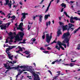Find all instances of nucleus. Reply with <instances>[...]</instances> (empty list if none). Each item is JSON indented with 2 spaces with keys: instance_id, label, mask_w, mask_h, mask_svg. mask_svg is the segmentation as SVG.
Segmentation results:
<instances>
[{
  "instance_id": "obj_13",
  "label": "nucleus",
  "mask_w": 80,
  "mask_h": 80,
  "mask_svg": "<svg viewBox=\"0 0 80 80\" xmlns=\"http://www.w3.org/2000/svg\"><path fill=\"white\" fill-rule=\"evenodd\" d=\"M62 60L61 59H59V60H58V59H57L56 60L52 62V63H51V64H52V65L55 64V63H60V62H61V61H62Z\"/></svg>"
},
{
  "instance_id": "obj_26",
  "label": "nucleus",
  "mask_w": 80,
  "mask_h": 80,
  "mask_svg": "<svg viewBox=\"0 0 80 80\" xmlns=\"http://www.w3.org/2000/svg\"><path fill=\"white\" fill-rule=\"evenodd\" d=\"M23 53H25L26 55H28L30 52L29 51H26L25 52H24Z\"/></svg>"
},
{
  "instance_id": "obj_53",
  "label": "nucleus",
  "mask_w": 80,
  "mask_h": 80,
  "mask_svg": "<svg viewBox=\"0 0 80 80\" xmlns=\"http://www.w3.org/2000/svg\"><path fill=\"white\" fill-rule=\"evenodd\" d=\"M40 50H44V49H43V48H42V47L40 48Z\"/></svg>"
},
{
  "instance_id": "obj_40",
  "label": "nucleus",
  "mask_w": 80,
  "mask_h": 80,
  "mask_svg": "<svg viewBox=\"0 0 80 80\" xmlns=\"http://www.w3.org/2000/svg\"><path fill=\"white\" fill-rule=\"evenodd\" d=\"M31 55V54H29L28 55L26 56L27 58H29V57L30 58V56Z\"/></svg>"
},
{
  "instance_id": "obj_22",
  "label": "nucleus",
  "mask_w": 80,
  "mask_h": 80,
  "mask_svg": "<svg viewBox=\"0 0 80 80\" xmlns=\"http://www.w3.org/2000/svg\"><path fill=\"white\" fill-rule=\"evenodd\" d=\"M11 18H12L11 20V21H12V23H13V20L15 19V18H16V17H15V16H13L12 17H11Z\"/></svg>"
},
{
  "instance_id": "obj_44",
  "label": "nucleus",
  "mask_w": 80,
  "mask_h": 80,
  "mask_svg": "<svg viewBox=\"0 0 80 80\" xmlns=\"http://www.w3.org/2000/svg\"><path fill=\"white\" fill-rule=\"evenodd\" d=\"M48 72H49L50 73L51 75H52V72H51V71H50L49 70H48Z\"/></svg>"
},
{
  "instance_id": "obj_7",
  "label": "nucleus",
  "mask_w": 80,
  "mask_h": 80,
  "mask_svg": "<svg viewBox=\"0 0 80 80\" xmlns=\"http://www.w3.org/2000/svg\"><path fill=\"white\" fill-rule=\"evenodd\" d=\"M6 2V3L4 4V5L5 6L8 5L9 8H12V1H9V0H5Z\"/></svg>"
},
{
  "instance_id": "obj_11",
  "label": "nucleus",
  "mask_w": 80,
  "mask_h": 80,
  "mask_svg": "<svg viewBox=\"0 0 80 80\" xmlns=\"http://www.w3.org/2000/svg\"><path fill=\"white\" fill-rule=\"evenodd\" d=\"M23 25V23L21 22L20 23V25H19L18 27L17 28V30H21V31H23V29L22 27V26Z\"/></svg>"
},
{
  "instance_id": "obj_62",
  "label": "nucleus",
  "mask_w": 80,
  "mask_h": 80,
  "mask_svg": "<svg viewBox=\"0 0 80 80\" xmlns=\"http://www.w3.org/2000/svg\"><path fill=\"white\" fill-rule=\"evenodd\" d=\"M65 65L66 66H69V64H65Z\"/></svg>"
},
{
  "instance_id": "obj_38",
  "label": "nucleus",
  "mask_w": 80,
  "mask_h": 80,
  "mask_svg": "<svg viewBox=\"0 0 80 80\" xmlns=\"http://www.w3.org/2000/svg\"><path fill=\"white\" fill-rule=\"evenodd\" d=\"M45 34H44L42 36V38L43 40L45 38Z\"/></svg>"
},
{
  "instance_id": "obj_61",
  "label": "nucleus",
  "mask_w": 80,
  "mask_h": 80,
  "mask_svg": "<svg viewBox=\"0 0 80 80\" xmlns=\"http://www.w3.org/2000/svg\"><path fill=\"white\" fill-rule=\"evenodd\" d=\"M62 18L61 17H59V20H61V18Z\"/></svg>"
},
{
  "instance_id": "obj_41",
  "label": "nucleus",
  "mask_w": 80,
  "mask_h": 80,
  "mask_svg": "<svg viewBox=\"0 0 80 80\" xmlns=\"http://www.w3.org/2000/svg\"><path fill=\"white\" fill-rule=\"evenodd\" d=\"M60 48L62 49V50H65V49L64 48L62 47L61 46H60Z\"/></svg>"
},
{
  "instance_id": "obj_18",
  "label": "nucleus",
  "mask_w": 80,
  "mask_h": 80,
  "mask_svg": "<svg viewBox=\"0 0 80 80\" xmlns=\"http://www.w3.org/2000/svg\"><path fill=\"white\" fill-rule=\"evenodd\" d=\"M57 33L58 34L57 36L59 37L60 36V35H62V32H61V30L60 29H59L57 32Z\"/></svg>"
},
{
  "instance_id": "obj_34",
  "label": "nucleus",
  "mask_w": 80,
  "mask_h": 80,
  "mask_svg": "<svg viewBox=\"0 0 80 80\" xmlns=\"http://www.w3.org/2000/svg\"><path fill=\"white\" fill-rule=\"evenodd\" d=\"M60 25H63V23L62 22H59Z\"/></svg>"
},
{
  "instance_id": "obj_33",
  "label": "nucleus",
  "mask_w": 80,
  "mask_h": 80,
  "mask_svg": "<svg viewBox=\"0 0 80 80\" xmlns=\"http://www.w3.org/2000/svg\"><path fill=\"white\" fill-rule=\"evenodd\" d=\"M31 40L32 42H35V41H36V39H35V38H32L31 39Z\"/></svg>"
},
{
  "instance_id": "obj_35",
  "label": "nucleus",
  "mask_w": 80,
  "mask_h": 80,
  "mask_svg": "<svg viewBox=\"0 0 80 80\" xmlns=\"http://www.w3.org/2000/svg\"><path fill=\"white\" fill-rule=\"evenodd\" d=\"M30 28H31V25H28V30H29L30 29Z\"/></svg>"
},
{
  "instance_id": "obj_51",
  "label": "nucleus",
  "mask_w": 80,
  "mask_h": 80,
  "mask_svg": "<svg viewBox=\"0 0 80 80\" xmlns=\"http://www.w3.org/2000/svg\"><path fill=\"white\" fill-rule=\"evenodd\" d=\"M51 3H52V2H50V3H49V4L48 6H49V7H50V6L51 5Z\"/></svg>"
},
{
  "instance_id": "obj_25",
  "label": "nucleus",
  "mask_w": 80,
  "mask_h": 80,
  "mask_svg": "<svg viewBox=\"0 0 80 80\" xmlns=\"http://www.w3.org/2000/svg\"><path fill=\"white\" fill-rule=\"evenodd\" d=\"M68 25L69 28L71 27H74L75 26L74 25H73L71 23H69Z\"/></svg>"
},
{
  "instance_id": "obj_2",
  "label": "nucleus",
  "mask_w": 80,
  "mask_h": 80,
  "mask_svg": "<svg viewBox=\"0 0 80 80\" xmlns=\"http://www.w3.org/2000/svg\"><path fill=\"white\" fill-rule=\"evenodd\" d=\"M62 38H65L64 40L62 41L63 43H67V46L69 47V40L70 38V32H68L66 33H64L62 35Z\"/></svg>"
},
{
  "instance_id": "obj_24",
  "label": "nucleus",
  "mask_w": 80,
  "mask_h": 80,
  "mask_svg": "<svg viewBox=\"0 0 80 80\" xmlns=\"http://www.w3.org/2000/svg\"><path fill=\"white\" fill-rule=\"evenodd\" d=\"M79 30H80V29L78 28L77 29L75 30L72 32V33H73L74 34H75V33H77V32H78V31Z\"/></svg>"
},
{
  "instance_id": "obj_54",
  "label": "nucleus",
  "mask_w": 80,
  "mask_h": 80,
  "mask_svg": "<svg viewBox=\"0 0 80 80\" xmlns=\"http://www.w3.org/2000/svg\"><path fill=\"white\" fill-rule=\"evenodd\" d=\"M39 7V5L38 6H35L34 8H37V7Z\"/></svg>"
},
{
  "instance_id": "obj_28",
  "label": "nucleus",
  "mask_w": 80,
  "mask_h": 80,
  "mask_svg": "<svg viewBox=\"0 0 80 80\" xmlns=\"http://www.w3.org/2000/svg\"><path fill=\"white\" fill-rule=\"evenodd\" d=\"M75 64H74V63H71L70 64H69V66H70L71 67H73Z\"/></svg>"
},
{
  "instance_id": "obj_9",
  "label": "nucleus",
  "mask_w": 80,
  "mask_h": 80,
  "mask_svg": "<svg viewBox=\"0 0 80 80\" xmlns=\"http://www.w3.org/2000/svg\"><path fill=\"white\" fill-rule=\"evenodd\" d=\"M64 43H64L63 42L62 43L59 41L58 42V45L59 47H60V46H61V45H63V46H64V48H66L67 47V45L65 44Z\"/></svg>"
},
{
  "instance_id": "obj_50",
  "label": "nucleus",
  "mask_w": 80,
  "mask_h": 80,
  "mask_svg": "<svg viewBox=\"0 0 80 80\" xmlns=\"http://www.w3.org/2000/svg\"><path fill=\"white\" fill-rule=\"evenodd\" d=\"M63 9H64V8H63L61 9V12H62L63 11Z\"/></svg>"
},
{
  "instance_id": "obj_63",
  "label": "nucleus",
  "mask_w": 80,
  "mask_h": 80,
  "mask_svg": "<svg viewBox=\"0 0 80 80\" xmlns=\"http://www.w3.org/2000/svg\"><path fill=\"white\" fill-rule=\"evenodd\" d=\"M13 3H12V5H14V3H15V2L14 1V0H13Z\"/></svg>"
},
{
  "instance_id": "obj_43",
  "label": "nucleus",
  "mask_w": 80,
  "mask_h": 80,
  "mask_svg": "<svg viewBox=\"0 0 80 80\" xmlns=\"http://www.w3.org/2000/svg\"><path fill=\"white\" fill-rule=\"evenodd\" d=\"M43 52H44V53H48V52H49L47 51H43Z\"/></svg>"
},
{
  "instance_id": "obj_3",
  "label": "nucleus",
  "mask_w": 80,
  "mask_h": 80,
  "mask_svg": "<svg viewBox=\"0 0 80 80\" xmlns=\"http://www.w3.org/2000/svg\"><path fill=\"white\" fill-rule=\"evenodd\" d=\"M16 63H17V61H13L12 62V61L9 62V61H8V62H6V63L4 64L3 65L4 66V67L8 70L6 71L5 73H7V72L8 71V70L12 69V68L10 67V66H13V65H14V64Z\"/></svg>"
},
{
  "instance_id": "obj_56",
  "label": "nucleus",
  "mask_w": 80,
  "mask_h": 80,
  "mask_svg": "<svg viewBox=\"0 0 80 80\" xmlns=\"http://www.w3.org/2000/svg\"><path fill=\"white\" fill-rule=\"evenodd\" d=\"M48 50H51V48H50L48 47Z\"/></svg>"
},
{
  "instance_id": "obj_6",
  "label": "nucleus",
  "mask_w": 80,
  "mask_h": 80,
  "mask_svg": "<svg viewBox=\"0 0 80 80\" xmlns=\"http://www.w3.org/2000/svg\"><path fill=\"white\" fill-rule=\"evenodd\" d=\"M46 41L49 44L51 39L52 38V33H50V35L48 33L47 34H46Z\"/></svg>"
},
{
  "instance_id": "obj_4",
  "label": "nucleus",
  "mask_w": 80,
  "mask_h": 80,
  "mask_svg": "<svg viewBox=\"0 0 80 80\" xmlns=\"http://www.w3.org/2000/svg\"><path fill=\"white\" fill-rule=\"evenodd\" d=\"M23 35H24V33L23 32H19L17 35L14 36L15 40L14 42L15 43L18 42L19 41L22 40V38H23Z\"/></svg>"
},
{
  "instance_id": "obj_42",
  "label": "nucleus",
  "mask_w": 80,
  "mask_h": 80,
  "mask_svg": "<svg viewBox=\"0 0 80 80\" xmlns=\"http://www.w3.org/2000/svg\"><path fill=\"white\" fill-rule=\"evenodd\" d=\"M53 43H56L57 42H56V41H54L53 42H52V43H51V44L52 45V44H53Z\"/></svg>"
},
{
  "instance_id": "obj_16",
  "label": "nucleus",
  "mask_w": 80,
  "mask_h": 80,
  "mask_svg": "<svg viewBox=\"0 0 80 80\" xmlns=\"http://www.w3.org/2000/svg\"><path fill=\"white\" fill-rule=\"evenodd\" d=\"M34 75L35 77V78H34V80H40V78L37 75V74H35Z\"/></svg>"
},
{
  "instance_id": "obj_5",
  "label": "nucleus",
  "mask_w": 80,
  "mask_h": 80,
  "mask_svg": "<svg viewBox=\"0 0 80 80\" xmlns=\"http://www.w3.org/2000/svg\"><path fill=\"white\" fill-rule=\"evenodd\" d=\"M16 46H12L9 47V48H7L6 49V52L7 53L8 55V57L9 59L11 60H12L13 57V55H12L11 54H10V52L8 51H10L11 49L13 48H15Z\"/></svg>"
},
{
  "instance_id": "obj_47",
  "label": "nucleus",
  "mask_w": 80,
  "mask_h": 80,
  "mask_svg": "<svg viewBox=\"0 0 80 80\" xmlns=\"http://www.w3.org/2000/svg\"><path fill=\"white\" fill-rule=\"evenodd\" d=\"M43 1H44V0H42L41 2H40V4H42V3L43 2Z\"/></svg>"
},
{
  "instance_id": "obj_60",
  "label": "nucleus",
  "mask_w": 80,
  "mask_h": 80,
  "mask_svg": "<svg viewBox=\"0 0 80 80\" xmlns=\"http://www.w3.org/2000/svg\"><path fill=\"white\" fill-rule=\"evenodd\" d=\"M33 65H34V66L35 67H36V64H35V63H33L32 64Z\"/></svg>"
},
{
  "instance_id": "obj_1",
  "label": "nucleus",
  "mask_w": 80,
  "mask_h": 80,
  "mask_svg": "<svg viewBox=\"0 0 80 80\" xmlns=\"http://www.w3.org/2000/svg\"><path fill=\"white\" fill-rule=\"evenodd\" d=\"M28 67V66H18L17 67H12V69H13V70H17L18 71H19V72L18 73V75L16 76V79H17V78L18 77V76L20 75H21V73L23 72H25V70L24 69L22 70V71H21V70L19 68H24V69H27Z\"/></svg>"
},
{
  "instance_id": "obj_55",
  "label": "nucleus",
  "mask_w": 80,
  "mask_h": 80,
  "mask_svg": "<svg viewBox=\"0 0 80 80\" xmlns=\"http://www.w3.org/2000/svg\"><path fill=\"white\" fill-rule=\"evenodd\" d=\"M70 29H71V31H72V30H73L74 29V28H72Z\"/></svg>"
},
{
  "instance_id": "obj_29",
  "label": "nucleus",
  "mask_w": 80,
  "mask_h": 80,
  "mask_svg": "<svg viewBox=\"0 0 80 80\" xmlns=\"http://www.w3.org/2000/svg\"><path fill=\"white\" fill-rule=\"evenodd\" d=\"M77 48V50H80V44L78 45Z\"/></svg>"
},
{
  "instance_id": "obj_45",
  "label": "nucleus",
  "mask_w": 80,
  "mask_h": 80,
  "mask_svg": "<svg viewBox=\"0 0 80 80\" xmlns=\"http://www.w3.org/2000/svg\"><path fill=\"white\" fill-rule=\"evenodd\" d=\"M64 15H67V12H64Z\"/></svg>"
},
{
  "instance_id": "obj_57",
  "label": "nucleus",
  "mask_w": 80,
  "mask_h": 80,
  "mask_svg": "<svg viewBox=\"0 0 80 80\" xmlns=\"http://www.w3.org/2000/svg\"><path fill=\"white\" fill-rule=\"evenodd\" d=\"M66 16L67 17H68V18H70V16H69L67 14V15H66Z\"/></svg>"
},
{
  "instance_id": "obj_32",
  "label": "nucleus",
  "mask_w": 80,
  "mask_h": 80,
  "mask_svg": "<svg viewBox=\"0 0 80 80\" xmlns=\"http://www.w3.org/2000/svg\"><path fill=\"white\" fill-rule=\"evenodd\" d=\"M0 13L2 14V15H3L4 16L5 15V13L2 12V11H0Z\"/></svg>"
},
{
  "instance_id": "obj_59",
  "label": "nucleus",
  "mask_w": 80,
  "mask_h": 80,
  "mask_svg": "<svg viewBox=\"0 0 80 80\" xmlns=\"http://www.w3.org/2000/svg\"><path fill=\"white\" fill-rule=\"evenodd\" d=\"M76 61H77V60H75L74 61H71V62H76Z\"/></svg>"
},
{
  "instance_id": "obj_31",
  "label": "nucleus",
  "mask_w": 80,
  "mask_h": 80,
  "mask_svg": "<svg viewBox=\"0 0 80 80\" xmlns=\"http://www.w3.org/2000/svg\"><path fill=\"white\" fill-rule=\"evenodd\" d=\"M58 46H56L55 47L56 48H57V50H58H58L59 51L60 50V46L58 47Z\"/></svg>"
},
{
  "instance_id": "obj_30",
  "label": "nucleus",
  "mask_w": 80,
  "mask_h": 80,
  "mask_svg": "<svg viewBox=\"0 0 80 80\" xmlns=\"http://www.w3.org/2000/svg\"><path fill=\"white\" fill-rule=\"evenodd\" d=\"M48 23L49 25H50V23H51L50 21H49L48 22H46V26H47V27H48Z\"/></svg>"
},
{
  "instance_id": "obj_37",
  "label": "nucleus",
  "mask_w": 80,
  "mask_h": 80,
  "mask_svg": "<svg viewBox=\"0 0 80 80\" xmlns=\"http://www.w3.org/2000/svg\"><path fill=\"white\" fill-rule=\"evenodd\" d=\"M18 55H16V56H14V58H15V59H17V58H17V57H18Z\"/></svg>"
},
{
  "instance_id": "obj_46",
  "label": "nucleus",
  "mask_w": 80,
  "mask_h": 80,
  "mask_svg": "<svg viewBox=\"0 0 80 80\" xmlns=\"http://www.w3.org/2000/svg\"><path fill=\"white\" fill-rule=\"evenodd\" d=\"M27 77H28V78H29V79H32L31 78V77H32L31 76H27Z\"/></svg>"
},
{
  "instance_id": "obj_17",
  "label": "nucleus",
  "mask_w": 80,
  "mask_h": 80,
  "mask_svg": "<svg viewBox=\"0 0 80 80\" xmlns=\"http://www.w3.org/2000/svg\"><path fill=\"white\" fill-rule=\"evenodd\" d=\"M39 21H40V22H42V18H43V15L41 14L39 15Z\"/></svg>"
},
{
  "instance_id": "obj_10",
  "label": "nucleus",
  "mask_w": 80,
  "mask_h": 80,
  "mask_svg": "<svg viewBox=\"0 0 80 80\" xmlns=\"http://www.w3.org/2000/svg\"><path fill=\"white\" fill-rule=\"evenodd\" d=\"M22 16L21 18V22L23 21V19H25L26 18V15H28V13H22Z\"/></svg>"
},
{
  "instance_id": "obj_58",
  "label": "nucleus",
  "mask_w": 80,
  "mask_h": 80,
  "mask_svg": "<svg viewBox=\"0 0 80 80\" xmlns=\"http://www.w3.org/2000/svg\"><path fill=\"white\" fill-rule=\"evenodd\" d=\"M50 44H49V45H45L44 47H47L48 46V45H49Z\"/></svg>"
},
{
  "instance_id": "obj_36",
  "label": "nucleus",
  "mask_w": 80,
  "mask_h": 80,
  "mask_svg": "<svg viewBox=\"0 0 80 80\" xmlns=\"http://www.w3.org/2000/svg\"><path fill=\"white\" fill-rule=\"evenodd\" d=\"M17 5H13V8H17V6L18 5V4H17Z\"/></svg>"
},
{
  "instance_id": "obj_8",
  "label": "nucleus",
  "mask_w": 80,
  "mask_h": 80,
  "mask_svg": "<svg viewBox=\"0 0 80 80\" xmlns=\"http://www.w3.org/2000/svg\"><path fill=\"white\" fill-rule=\"evenodd\" d=\"M74 19L75 20H79L80 21V18H78L77 17L73 18V17L72 16L70 18V22L72 23H75V21H73Z\"/></svg>"
},
{
  "instance_id": "obj_15",
  "label": "nucleus",
  "mask_w": 80,
  "mask_h": 80,
  "mask_svg": "<svg viewBox=\"0 0 80 80\" xmlns=\"http://www.w3.org/2000/svg\"><path fill=\"white\" fill-rule=\"evenodd\" d=\"M29 71H30V72L31 73H32V74H33V76H34V78H35V76L34 75H35V74H36V75H38H38H37V74H36V73H35V72H33V70H32V68H30L29 69Z\"/></svg>"
},
{
  "instance_id": "obj_14",
  "label": "nucleus",
  "mask_w": 80,
  "mask_h": 80,
  "mask_svg": "<svg viewBox=\"0 0 80 80\" xmlns=\"http://www.w3.org/2000/svg\"><path fill=\"white\" fill-rule=\"evenodd\" d=\"M18 48H19V50L18 51H16V52L17 53H20V54H21V53H20V52H22V51H23V49L20 46H18Z\"/></svg>"
},
{
  "instance_id": "obj_21",
  "label": "nucleus",
  "mask_w": 80,
  "mask_h": 80,
  "mask_svg": "<svg viewBox=\"0 0 80 80\" xmlns=\"http://www.w3.org/2000/svg\"><path fill=\"white\" fill-rule=\"evenodd\" d=\"M48 17H50V14H49L48 15L47 14V15H45L44 16V18L45 20H46L48 18Z\"/></svg>"
},
{
  "instance_id": "obj_48",
  "label": "nucleus",
  "mask_w": 80,
  "mask_h": 80,
  "mask_svg": "<svg viewBox=\"0 0 80 80\" xmlns=\"http://www.w3.org/2000/svg\"><path fill=\"white\" fill-rule=\"evenodd\" d=\"M35 18H36V17L35 16H33V20H35Z\"/></svg>"
},
{
  "instance_id": "obj_27",
  "label": "nucleus",
  "mask_w": 80,
  "mask_h": 80,
  "mask_svg": "<svg viewBox=\"0 0 80 80\" xmlns=\"http://www.w3.org/2000/svg\"><path fill=\"white\" fill-rule=\"evenodd\" d=\"M61 6H62V7H64V8L66 7V5L64 3H62L61 4Z\"/></svg>"
},
{
  "instance_id": "obj_64",
  "label": "nucleus",
  "mask_w": 80,
  "mask_h": 80,
  "mask_svg": "<svg viewBox=\"0 0 80 80\" xmlns=\"http://www.w3.org/2000/svg\"><path fill=\"white\" fill-rule=\"evenodd\" d=\"M2 40V37H0V40Z\"/></svg>"
},
{
  "instance_id": "obj_52",
  "label": "nucleus",
  "mask_w": 80,
  "mask_h": 80,
  "mask_svg": "<svg viewBox=\"0 0 80 80\" xmlns=\"http://www.w3.org/2000/svg\"><path fill=\"white\" fill-rule=\"evenodd\" d=\"M48 9L47 8V9L45 11V13H46L47 12H48Z\"/></svg>"
},
{
  "instance_id": "obj_12",
  "label": "nucleus",
  "mask_w": 80,
  "mask_h": 80,
  "mask_svg": "<svg viewBox=\"0 0 80 80\" xmlns=\"http://www.w3.org/2000/svg\"><path fill=\"white\" fill-rule=\"evenodd\" d=\"M67 27H68V26L67 25H66L65 26H63L62 27V30L63 32H64L65 30H67L68 32L69 31V30H70V28H69L67 29Z\"/></svg>"
},
{
  "instance_id": "obj_49",
  "label": "nucleus",
  "mask_w": 80,
  "mask_h": 80,
  "mask_svg": "<svg viewBox=\"0 0 80 80\" xmlns=\"http://www.w3.org/2000/svg\"><path fill=\"white\" fill-rule=\"evenodd\" d=\"M19 3L20 4V5H23V4H22V2H19Z\"/></svg>"
},
{
  "instance_id": "obj_39",
  "label": "nucleus",
  "mask_w": 80,
  "mask_h": 80,
  "mask_svg": "<svg viewBox=\"0 0 80 80\" xmlns=\"http://www.w3.org/2000/svg\"><path fill=\"white\" fill-rule=\"evenodd\" d=\"M60 0H56V2H57V3H58L59 2H60Z\"/></svg>"
},
{
  "instance_id": "obj_20",
  "label": "nucleus",
  "mask_w": 80,
  "mask_h": 80,
  "mask_svg": "<svg viewBox=\"0 0 80 80\" xmlns=\"http://www.w3.org/2000/svg\"><path fill=\"white\" fill-rule=\"evenodd\" d=\"M13 38H14V37H13V36H11L10 38H8L6 39V41L5 42V43H7L8 42V40L9 38H10V40H12V39H13Z\"/></svg>"
},
{
  "instance_id": "obj_23",
  "label": "nucleus",
  "mask_w": 80,
  "mask_h": 80,
  "mask_svg": "<svg viewBox=\"0 0 80 80\" xmlns=\"http://www.w3.org/2000/svg\"><path fill=\"white\" fill-rule=\"evenodd\" d=\"M27 40L26 39H24L23 40V42H19L18 44H20V43H23V44H25V43H26V42H25V41H26Z\"/></svg>"
},
{
  "instance_id": "obj_19",
  "label": "nucleus",
  "mask_w": 80,
  "mask_h": 80,
  "mask_svg": "<svg viewBox=\"0 0 80 80\" xmlns=\"http://www.w3.org/2000/svg\"><path fill=\"white\" fill-rule=\"evenodd\" d=\"M0 27H1V30H3V29H6L7 28V26L6 25H1Z\"/></svg>"
}]
</instances>
